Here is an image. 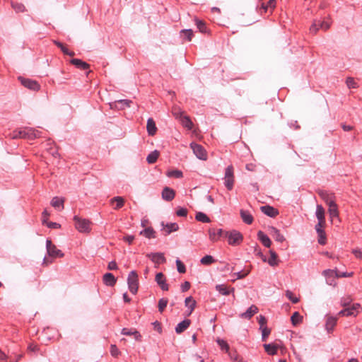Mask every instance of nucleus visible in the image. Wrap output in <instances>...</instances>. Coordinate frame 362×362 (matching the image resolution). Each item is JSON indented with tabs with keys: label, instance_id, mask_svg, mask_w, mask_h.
Returning a JSON list of instances; mask_svg holds the SVG:
<instances>
[{
	"label": "nucleus",
	"instance_id": "nucleus-18",
	"mask_svg": "<svg viewBox=\"0 0 362 362\" xmlns=\"http://www.w3.org/2000/svg\"><path fill=\"white\" fill-rule=\"evenodd\" d=\"M318 194L327 205H329L335 202L334 196L333 194H329L324 190H320L318 192Z\"/></svg>",
	"mask_w": 362,
	"mask_h": 362
},
{
	"label": "nucleus",
	"instance_id": "nucleus-61",
	"mask_svg": "<svg viewBox=\"0 0 362 362\" xmlns=\"http://www.w3.org/2000/svg\"><path fill=\"white\" fill-rule=\"evenodd\" d=\"M152 325L153 326V329L158 333L160 334L162 332V325L160 322L158 321H155L152 323Z\"/></svg>",
	"mask_w": 362,
	"mask_h": 362
},
{
	"label": "nucleus",
	"instance_id": "nucleus-22",
	"mask_svg": "<svg viewBox=\"0 0 362 362\" xmlns=\"http://www.w3.org/2000/svg\"><path fill=\"white\" fill-rule=\"evenodd\" d=\"M103 283L107 286H114L117 282V279L112 273H106L103 277Z\"/></svg>",
	"mask_w": 362,
	"mask_h": 362
},
{
	"label": "nucleus",
	"instance_id": "nucleus-34",
	"mask_svg": "<svg viewBox=\"0 0 362 362\" xmlns=\"http://www.w3.org/2000/svg\"><path fill=\"white\" fill-rule=\"evenodd\" d=\"M111 204L116 202L115 206H114V209L118 210L123 207L124 204V199L122 197H115L110 200Z\"/></svg>",
	"mask_w": 362,
	"mask_h": 362
},
{
	"label": "nucleus",
	"instance_id": "nucleus-41",
	"mask_svg": "<svg viewBox=\"0 0 362 362\" xmlns=\"http://www.w3.org/2000/svg\"><path fill=\"white\" fill-rule=\"evenodd\" d=\"M303 320V317L300 315L298 312H295L293 313L291 317V321L293 325L296 326L300 322H301Z\"/></svg>",
	"mask_w": 362,
	"mask_h": 362
},
{
	"label": "nucleus",
	"instance_id": "nucleus-53",
	"mask_svg": "<svg viewBox=\"0 0 362 362\" xmlns=\"http://www.w3.org/2000/svg\"><path fill=\"white\" fill-rule=\"evenodd\" d=\"M117 103L120 108L124 109L126 107H130V104L132 102L130 100H118Z\"/></svg>",
	"mask_w": 362,
	"mask_h": 362
},
{
	"label": "nucleus",
	"instance_id": "nucleus-24",
	"mask_svg": "<svg viewBox=\"0 0 362 362\" xmlns=\"http://www.w3.org/2000/svg\"><path fill=\"white\" fill-rule=\"evenodd\" d=\"M147 132L149 136H153L157 132L156 122L153 118H148L146 124Z\"/></svg>",
	"mask_w": 362,
	"mask_h": 362
},
{
	"label": "nucleus",
	"instance_id": "nucleus-3",
	"mask_svg": "<svg viewBox=\"0 0 362 362\" xmlns=\"http://www.w3.org/2000/svg\"><path fill=\"white\" fill-rule=\"evenodd\" d=\"M226 238H228V244L232 246L239 245L243 240V235L240 232L236 230L227 231Z\"/></svg>",
	"mask_w": 362,
	"mask_h": 362
},
{
	"label": "nucleus",
	"instance_id": "nucleus-63",
	"mask_svg": "<svg viewBox=\"0 0 362 362\" xmlns=\"http://www.w3.org/2000/svg\"><path fill=\"white\" fill-rule=\"evenodd\" d=\"M191 284L189 281H185L183 284H181V291L182 292H186L190 288Z\"/></svg>",
	"mask_w": 362,
	"mask_h": 362
},
{
	"label": "nucleus",
	"instance_id": "nucleus-8",
	"mask_svg": "<svg viewBox=\"0 0 362 362\" xmlns=\"http://www.w3.org/2000/svg\"><path fill=\"white\" fill-rule=\"evenodd\" d=\"M227 231L221 228H211L209 229V239L212 242H217L222 238H226Z\"/></svg>",
	"mask_w": 362,
	"mask_h": 362
},
{
	"label": "nucleus",
	"instance_id": "nucleus-20",
	"mask_svg": "<svg viewBox=\"0 0 362 362\" xmlns=\"http://www.w3.org/2000/svg\"><path fill=\"white\" fill-rule=\"evenodd\" d=\"M257 238L264 247L268 248L270 247L272 245V241L269 236L266 235L264 232H262V230L258 231Z\"/></svg>",
	"mask_w": 362,
	"mask_h": 362
},
{
	"label": "nucleus",
	"instance_id": "nucleus-19",
	"mask_svg": "<svg viewBox=\"0 0 362 362\" xmlns=\"http://www.w3.org/2000/svg\"><path fill=\"white\" fill-rule=\"evenodd\" d=\"M240 215L243 220V221L247 224L250 225L252 223L254 218L252 215L250 213V211L244 209H240Z\"/></svg>",
	"mask_w": 362,
	"mask_h": 362
},
{
	"label": "nucleus",
	"instance_id": "nucleus-33",
	"mask_svg": "<svg viewBox=\"0 0 362 362\" xmlns=\"http://www.w3.org/2000/svg\"><path fill=\"white\" fill-rule=\"evenodd\" d=\"M160 155V153L157 150H155L152 152H151L148 156H147V158H146V161L148 162V163L149 164H153L156 162V160H158V156Z\"/></svg>",
	"mask_w": 362,
	"mask_h": 362
},
{
	"label": "nucleus",
	"instance_id": "nucleus-4",
	"mask_svg": "<svg viewBox=\"0 0 362 362\" xmlns=\"http://www.w3.org/2000/svg\"><path fill=\"white\" fill-rule=\"evenodd\" d=\"M128 288L132 294H136L139 288L138 274L136 271L129 272L127 278Z\"/></svg>",
	"mask_w": 362,
	"mask_h": 362
},
{
	"label": "nucleus",
	"instance_id": "nucleus-40",
	"mask_svg": "<svg viewBox=\"0 0 362 362\" xmlns=\"http://www.w3.org/2000/svg\"><path fill=\"white\" fill-rule=\"evenodd\" d=\"M216 262V260L211 255H205L200 260L202 264L207 266L211 265Z\"/></svg>",
	"mask_w": 362,
	"mask_h": 362
},
{
	"label": "nucleus",
	"instance_id": "nucleus-37",
	"mask_svg": "<svg viewBox=\"0 0 362 362\" xmlns=\"http://www.w3.org/2000/svg\"><path fill=\"white\" fill-rule=\"evenodd\" d=\"M338 315L346 317L356 315L354 313V308H351L350 306L345 307L344 309L338 313Z\"/></svg>",
	"mask_w": 362,
	"mask_h": 362
},
{
	"label": "nucleus",
	"instance_id": "nucleus-12",
	"mask_svg": "<svg viewBox=\"0 0 362 362\" xmlns=\"http://www.w3.org/2000/svg\"><path fill=\"white\" fill-rule=\"evenodd\" d=\"M324 276L328 279L329 277L335 276L337 278L340 277H350L353 275V273L347 272H339L337 270L327 269L323 271Z\"/></svg>",
	"mask_w": 362,
	"mask_h": 362
},
{
	"label": "nucleus",
	"instance_id": "nucleus-38",
	"mask_svg": "<svg viewBox=\"0 0 362 362\" xmlns=\"http://www.w3.org/2000/svg\"><path fill=\"white\" fill-rule=\"evenodd\" d=\"M180 33H181L182 37L187 41H191L192 38L194 35L193 31L192 29L182 30Z\"/></svg>",
	"mask_w": 362,
	"mask_h": 362
},
{
	"label": "nucleus",
	"instance_id": "nucleus-2",
	"mask_svg": "<svg viewBox=\"0 0 362 362\" xmlns=\"http://www.w3.org/2000/svg\"><path fill=\"white\" fill-rule=\"evenodd\" d=\"M75 227L80 233H89L90 231V221L86 218H81L78 216H74Z\"/></svg>",
	"mask_w": 362,
	"mask_h": 362
},
{
	"label": "nucleus",
	"instance_id": "nucleus-9",
	"mask_svg": "<svg viewBox=\"0 0 362 362\" xmlns=\"http://www.w3.org/2000/svg\"><path fill=\"white\" fill-rule=\"evenodd\" d=\"M190 146L194 153L199 159L202 160H206L207 159L206 151L202 145L192 142L191 143Z\"/></svg>",
	"mask_w": 362,
	"mask_h": 362
},
{
	"label": "nucleus",
	"instance_id": "nucleus-51",
	"mask_svg": "<svg viewBox=\"0 0 362 362\" xmlns=\"http://www.w3.org/2000/svg\"><path fill=\"white\" fill-rule=\"evenodd\" d=\"M286 296L293 303H297L299 302V298L294 296L293 293L288 290L286 292Z\"/></svg>",
	"mask_w": 362,
	"mask_h": 362
},
{
	"label": "nucleus",
	"instance_id": "nucleus-62",
	"mask_svg": "<svg viewBox=\"0 0 362 362\" xmlns=\"http://www.w3.org/2000/svg\"><path fill=\"white\" fill-rule=\"evenodd\" d=\"M325 223V222H320L318 221V223L315 225V230H316V232L317 233H322V232H324L325 230L322 229V227L324 226V224Z\"/></svg>",
	"mask_w": 362,
	"mask_h": 362
},
{
	"label": "nucleus",
	"instance_id": "nucleus-49",
	"mask_svg": "<svg viewBox=\"0 0 362 362\" xmlns=\"http://www.w3.org/2000/svg\"><path fill=\"white\" fill-rule=\"evenodd\" d=\"M262 329V340L265 341L271 333V329L267 327L261 328Z\"/></svg>",
	"mask_w": 362,
	"mask_h": 362
},
{
	"label": "nucleus",
	"instance_id": "nucleus-5",
	"mask_svg": "<svg viewBox=\"0 0 362 362\" xmlns=\"http://www.w3.org/2000/svg\"><path fill=\"white\" fill-rule=\"evenodd\" d=\"M46 250L49 257L52 258L63 257L64 254L62 250L57 248V247L52 244L50 239L46 240Z\"/></svg>",
	"mask_w": 362,
	"mask_h": 362
},
{
	"label": "nucleus",
	"instance_id": "nucleus-47",
	"mask_svg": "<svg viewBox=\"0 0 362 362\" xmlns=\"http://www.w3.org/2000/svg\"><path fill=\"white\" fill-rule=\"evenodd\" d=\"M320 23H321V21H317V20H315L313 23V24L311 25L310 28V30L311 33L315 34L317 30L321 28H320Z\"/></svg>",
	"mask_w": 362,
	"mask_h": 362
},
{
	"label": "nucleus",
	"instance_id": "nucleus-25",
	"mask_svg": "<svg viewBox=\"0 0 362 362\" xmlns=\"http://www.w3.org/2000/svg\"><path fill=\"white\" fill-rule=\"evenodd\" d=\"M257 312L258 308L255 305H252L245 313L240 315V317L250 320Z\"/></svg>",
	"mask_w": 362,
	"mask_h": 362
},
{
	"label": "nucleus",
	"instance_id": "nucleus-14",
	"mask_svg": "<svg viewBox=\"0 0 362 362\" xmlns=\"http://www.w3.org/2000/svg\"><path fill=\"white\" fill-rule=\"evenodd\" d=\"M121 334L126 336H134V339L138 341H141L142 336L141 334L135 329H127V328H123L121 331Z\"/></svg>",
	"mask_w": 362,
	"mask_h": 362
},
{
	"label": "nucleus",
	"instance_id": "nucleus-15",
	"mask_svg": "<svg viewBox=\"0 0 362 362\" xmlns=\"http://www.w3.org/2000/svg\"><path fill=\"white\" fill-rule=\"evenodd\" d=\"M215 288L216 290L223 296H228L234 293L235 291L233 287H228L225 284H217Z\"/></svg>",
	"mask_w": 362,
	"mask_h": 362
},
{
	"label": "nucleus",
	"instance_id": "nucleus-48",
	"mask_svg": "<svg viewBox=\"0 0 362 362\" xmlns=\"http://www.w3.org/2000/svg\"><path fill=\"white\" fill-rule=\"evenodd\" d=\"M167 175L168 177H173L175 178H181L183 176L182 172L179 170H173L169 171Z\"/></svg>",
	"mask_w": 362,
	"mask_h": 362
},
{
	"label": "nucleus",
	"instance_id": "nucleus-60",
	"mask_svg": "<svg viewBox=\"0 0 362 362\" xmlns=\"http://www.w3.org/2000/svg\"><path fill=\"white\" fill-rule=\"evenodd\" d=\"M54 43L57 47L60 48V49L64 54L67 52V49H69L66 46H64L63 43L59 41H54Z\"/></svg>",
	"mask_w": 362,
	"mask_h": 362
},
{
	"label": "nucleus",
	"instance_id": "nucleus-26",
	"mask_svg": "<svg viewBox=\"0 0 362 362\" xmlns=\"http://www.w3.org/2000/svg\"><path fill=\"white\" fill-rule=\"evenodd\" d=\"M337 317L334 316H329L327 318L325 323V328L327 331L330 333L337 325Z\"/></svg>",
	"mask_w": 362,
	"mask_h": 362
},
{
	"label": "nucleus",
	"instance_id": "nucleus-16",
	"mask_svg": "<svg viewBox=\"0 0 362 362\" xmlns=\"http://www.w3.org/2000/svg\"><path fill=\"white\" fill-rule=\"evenodd\" d=\"M155 280L163 291H168V284H166L165 276L162 272H159L156 275Z\"/></svg>",
	"mask_w": 362,
	"mask_h": 362
},
{
	"label": "nucleus",
	"instance_id": "nucleus-36",
	"mask_svg": "<svg viewBox=\"0 0 362 362\" xmlns=\"http://www.w3.org/2000/svg\"><path fill=\"white\" fill-rule=\"evenodd\" d=\"M180 120L183 127L187 128L188 129H192L193 123L188 116L184 115L180 118Z\"/></svg>",
	"mask_w": 362,
	"mask_h": 362
},
{
	"label": "nucleus",
	"instance_id": "nucleus-29",
	"mask_svg": "<svg viewBox=\"0 0 362 362\" xmlns=\"http://www.w3.org/2000/svg\"><path fill=\"white\" fill-rule=\"evenodd\" d=\"M264 348L269 355L273 356L276 354L279 346L275 344H264Z\"/></svg>",
	"mask_w": 362,
	"mask_h": 362
},
{
	"label": "nucleus",
	"instance_id": "nucleus-64",
	"mask_svg": "<svg viewBox=\"0 0 362 362\" xmlns=\"http://www.w3.org/2000/svg\"><path fill=\"white\" fill-rule=\"evenodd\" d=\"M173 114L176 118H181V117L184 116L182 115V112L180 110V109L174 107L173 110Z\"/></svg>",
	"mask_w": 362,
	"mask_h": 362
},
{
	"label": "nucleus",
	"instance_id": "nucleus-45",
	"mask_svg": "<svg viewBox=\"0 0 362 362\" xmlns=\"http://www.w3.org/2000/svg\"><path fill=\"white\" fill-rule=\"evenodd\" d=\"M168 303V298H163L159 300L158 307L160 313L163 312L165 308L167 307Z\"/></svg>",
	"mask_w": 362,
	"mask_h": 362
},
{
	"label": "nucleus",
	"instance_id": "nucleus-42",
	"mask_svg": "<svg viewBox=\"0 0 362 362\" xmlns=\"http://www.w3.org/2000/svg\"><path fill=\"white\" fill-rule=\"evenodd\" d=\"M329 206V213L332 217H337L339 215L338 207L334 202V203L328 205Z\"/></svg>",
	"mask_w": 362,
	"mask_h": 362
},
{
	"label": "nucleus",
	"instance_id": "nucleus-28",
	"mask_svg": "<svg viewBox=\"0 0 362 362\" xmlns=\"http://www.w3.org/2000/svg\"><path fill=\"white\" fill-rule=\"evenodd\" d=\"M194 21H195V25L200 33H209V30H208V28L206 26L205 21H204L202 20H199L197 18L194 19Z\"/></svg>",
	"mask_w": 362,
	"mask_h": 362
},
{
	"label": "nucleus",
	"instance_id": "nucleus-1",
	"mask_svg": "<svg viewBox=\"0 0 362 362\" xmlns=\"http://www.w3.org/2000/svg\"><path fill=\"white\" fill-rule=\"evenodd\" d=\"M41 132L30 127H25L22 129L15 130L11 134L13 139H27L33 140L40 136Z\"/></svg>",
	"mask_w": 362,
	"mask_h": 362
},
{
	"label": "nucleus",
	"instance_id": "nucleus-31",
	"mask_svg": "<svg viewBox=\"0 0 362 362\" xmlns=\"http://www.w3.org/2000/svg\"><path fill=\"white\" fill-rule=\"evenodd\" d=\"M185 305L186 307H187L189 309V315H190L192 313V311L194 310L197 303L193 299V298L192 296H189L185 298Z\"/></svg>",
	"mask_w": 362,
	"mask_h": 362
},
{
	"label": "nucleus",
	"instance_id": "nucleus-35",
	"mask_svg": "<svg viewBox=\"0 0 362 362\" xmlns=\"http://www.w3.org/2000/svg\"><path fill=\"white\" fill-rule=\"evenodd\" d=\"M316 217L320 222H325V209L322 205H317L316 208Z\"/></svg>",
	"mask_w": 362,
	"mask_h": 362
},
{
	"label": "nucleus",
	"instance_id": "nucleus-27",
	"mask_svg": "<svg viewBox=\"0 0 362 362\" xmlns=\"http://www.w3.org/2000/svg\"><path fill=\"white\" fill-rule=\"evenodd\" d=\"M270 233L273 238L279 243H283L285 240L284 236L281 233L280 230L275 227L270 228Z\"/></svg>",
	"mask_w": 362,
	"mask_h": 362
},
{
	"label": "nucleus",
	"instance_id": "nucleus-6",
	"mask_svg": "<svg viewBox=\"0 0 362 362\" xmlns=\"http://www.w3.org/2000/svg\"><path fill=\"white\" fill-rule=\"evenodd\" d=\"M224 185L228 190H231L234 185L233 167L228 166L225 170Z\"/></svg>",
	"mask_w": 362,
	"mask_h": 362
},
{
	"label": "nucleus",
	"instance_id": "nucleus-23",
	"mask_svg": "<svg viewBox=\"0 0 362 362\" xmlns=\"http://www.w3.org/2000/svg\"><path fill=\"white\" fill-rule=\"evenodd\" d=\"M191 321L189 319H185L178 323L175 327V332L177 334H180L186 330L190 325Z\"/></svg>",
	"mask_w": 362,
	"mask_h": 362
},
{
	"label": "nucleus",
	"instance_id": "nucleus-43",
	"mask_svg": "<svg viewBox=\"0 0 362 362\" xmlns=\"http://www.w3.org/2000/svg\"><path fill=\"white\" fill-rule=\"evenodd\" d=\"M11 6L14 9V11L17 13L24 12L25 11V7L22 3H19L17 1H12Z\"/></svg>",
	"mask_w": 362,
	"mask_h": 362
},
{
	"label": "nucleus",
	"instance_id": "nucleus-13",
	"mask_svg": "<svg viewBox=\"0 0 362 362\" xmlns=\"http://www.w3.org/2000/svg\"><path fill=\"white\" fill-rule=\"evenodd\" d=\"M260 209L262 213L271 218H274L279 214L278 209L269 205L262 206Z\"/></svg>",
	"mask_w": 362,
	"mask_h": 362
},
{
	"label": "nucleus",
	"instance_id": "nucleus-30",
	"mask_svg": "<svg viewBox=\"0 0 362 362\" xmlns=\"http://www.w3.org/2000/svg\"><path fill=\"white\" fill-rule=\"evenodd\" d=\"M140 235L146 238L151 239L156 238V231L152 227H148L140 232Z\"/></svg>",
	"mask_w": 362,
	"mask_h": 362
},
{
	"label": "nucleus",
	"instance_id": "nucleus-59",
	"mask_svg": "<svg viewBox=\"0 0 362 362\" xmlns=\"http://www.w3.org/2000/svg\"><path fill=\"white\" fill-rule=\"evenodd\" d=\"M318 243L321 245H324L326 244V234L325 232H322V233H318Z\"/></svg>",
	"mask_w": 362,
	"mask_h": 362
},
{
	"label": "nucleus",
	"instance_id": "nucleus-58",
	"mask_svg": "<svg viewBox=\"0 0 362 362\" xmlns=\"http://www.w3.org/2000/svg\"><path fill=\"white\" fill-rule=\"evenodd\" d=\"M187 209H185V208H182V207H180L177 211H176V214L177 216H180V217H186L187 216Z\"/></svg>",
	"mask_w": 362,
	"mask_h": 362
},
{
	"label": "nucleus",
	"instance_id": "nucleus-50",
	"mask_svg": "<svg viewBox=\"0 0 362 362\" xmlns=\"http://www.w3.org/2000/svg\"><path fill=\"white\" fill-rule=\"evenodd\" d=\"M110 351L111 355L115 358H117L120 354V351L115 344H111Z\"/></svg>",
	"mask_w": 362,
	"mask_h": 362
},
{
	"label": "nucleus",
	"instance_id": "nucleus-44",
	"mask_svg": "<svg viewBox=\"0 0 362 362\" xmlns=\"http://www.w3.org/2000/svg\"><path fill=\"white\" fill-rule=\"evenodd\" d=\"M51 205L54 208H64V199L57 197H54L51 201Z\"/></svg>",
	"mask_w": 362,
	"mask_h": 362
},
{
	"label": "nucleus",
	"instance_id": "nucleus-11",
	"mask_svg": "<svg viewBox=\"0 0 362 362\" xmlns=\"http://www.w3.org/2000/svg\"><path fill=\"white\" fill-rule=\"evenodd\" d=\"M146 257L158 265L163 264L166 262L164 254L162 252H151L147 254Z\"/></svg>",
	"mask_w": 362,
	"mask_h": 362
},
{
	"label": "nucleus",
	"instance_id": "nucleus-46",
	"mask_svg": "<svg viewBox=\"0 0 362 362\" xmlns=\"http://www.w3.org/2000/svg\"><path fill=\"white\" fill-rule=\"evenodd\" d=\"M176 266L177 272L180 274H184L186 272V267L185 265L182 263L181 260L179 259H176Z\"/></svg>",
	"mask_w": 362,
	"mask_h": 362
},
{
	"label": "nucleus",
	"instance_id": "nucleus-21",
	"mask_svg": "<svg viewBox=\"0 0 362 362\" xmlns=\"http://www.w3.org/2000/svg\"><path fill=\"white\" fill-rule=\"evenodd\" d=\"M70 63L81 70H87L90 68L88 63L79 59H71Z\"/></svg>",
	"mask_w": 362,
	"mask_h": 362
},
{
	"label": "nucleus",
	"instance_id": "nucleus-17",
	"mask_svg": "<svg viewBox=\"0 0 362 362\" xmlns=\"http://www.w3.org/2000/svg\"><path fill=\"white\" fill-rule=\"evenodd\" d=\"M175 192L173 189H171L168 187H165L163 188V189L162 191V198L164 200L170 202L175 198Z\"/></svg>",
	"mask_w": 362,
	"mask_h": 362
},
{
	"label": "nucleus",
	"instance_id": "nucleus-32",
	"mask_svg": "<svg viewBox=\"0 0 362 362\" xmlns=\"http://www.w3.org/2000/svg\"><path fill=\"white\" fill-rule=\"evenodd\" d=\"M270 257L267 259L268 264L272 267L277 266L279 264L278 255L274 250H269Z\"/></svg>",
	"mask_w": 362,
	"mask_h": 362
},
{
	"label": "nucleus",
	"instance_id": "nucleus-10",
	"mask_svg": "<svg viewBox=\"0 0 362 362\" xmlns=\"http://www.w3.org/2000/svg\"><path fill=\"white\" fill-rule=\"evenodd\" d=\"M162 231L163 232V235L167 236L170 235L172 232H175L178 230L179 226L177 223H165L163 221L161 222Z\"/></svg>",
	"mask_w": 362,
	"mask_h": 362
},
{
	"label": "nucleus",
	"instance_id": "nucleus-52",
	"mask_svg": "<svg viewBox=\"0 0 362 362\" xmlns=\"http://www.w3.org/2000/svg\"><path fill=\"white\" fill-rule=\"evenodd\" d=\"M346 83L349 88H356L358 85L354 79L351 77H348L346 81Z\"/></svg>",
	"mask_w": 362,
	"mask_h": 362
},
{
	"label": "nucleus",
	"instance_id": "nucleus-57",
	"mask_svg": "<svg viewBox=\"0 0 362 362\" xmlns=\"http://www.w3.org/2000/svg\"><path fill=\"white\" fill-rule=\"evenodd\" d=\"M250 273V271H240L234 273V275L236 276L237 279H242L247 276Z\"/></svg>",
	"mask_w": 362,
	"mask_h": 362
},
{
	"label": "nucleus",
	"instance_id": "nucleus-39",
	"mask_svg": "<svg viewBox=\"0 0 362 362\" xmlns=\"http://www.w3.org/2000/svg\"><path fill=\"white\" fill-rule=\"evenodd\" d=\"M195 218L197 221L202 223H209L210 218L203 212H197L195 216Z\"/></svg>",
	"mask_w": 362,
	"mask_h": 362
},
{
	"label": "nucleus",
	"instance_id": "nucleus-54",
	"mask_svg": "<svg viewBox=\"0 0 362 362\" xmlns=\"http://www.w3.org/2000/svg\"><path fill=\"white\" fill-rule=\"evenodd\" d=\"M352 302V298L350 296L343 297L341 299V305L343 307L349 306Z\"/></svg>",
	"mask_w": 362,
	"mask_h": 362
},
{
	"label": "nucleus",
	"instance_id": "nucleus-7",
	"mask_svg": "<svg viewBox=\"0 0 362 362\" xmlns=\"http://www.w3.org/2000/svg\"><path fill=\"white\" fill-rule=\"evenodd\" d=\"M18 78L24 87L31 90L37 91L40 88V85L35 80L24 78L23 76H19Z\"/></svg>",
	"mask_w": 362,
	"mask_h": 362
},
{
	"label": "nucleus",
	"instance_id": "nucleus-55",
	"mask_svg": "<svg viewBox=\"0 0 362 362\" xmlns=\"http://www.w3.org/2000/svg\"><path fill=\"white\" fill-rule=\"evenodd\" d=\"M217 342L222 350H225L226 352L230 350L229 345L226 341L223 339H218Z\"/></svg>",
	"mask_w": 362,
	"mask_h": 362
},
{
	"label": "nucleus",
	"instance_id": "nucleus-56",
	"mask_svg": "<svg viewBox=\"0 0 362 362\" xmlns=\"http://www.w3.org/2000/svg\"><path fill=\"white\" fill-rule=\"evenodd\" d=\"M257 11L260 14L266 13L269 10L265 3H262L260 6H257Z\"/></svg>",
	"mask_w": 362,
	"mask_h": 362
}]
</instances>
